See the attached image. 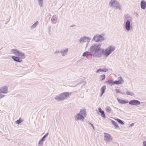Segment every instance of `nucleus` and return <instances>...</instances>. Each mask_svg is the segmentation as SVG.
<instances>
[{
	"label": "nucleus",
	"instance_id": "nucleus-29",
	"mask_svg": "<svg viewBox=\"0 0 146 146\" xmlns=\"http://www.w3.org/2000/svg\"><path fill=\"white\" fill-rule=\"evenodd\" d=\"M105 76L104 74L101 75L100 76V79L101 80H102L105 78Z\"/></svg>",
	"mask_w": 146,
	"mask_h": 146
},
{
	"label": "nucleus",
	"instance_id": "nucleus-15",
	"mask_svg": "<svg viewBox=\"0 0 146 146\" xmlns=\"http://www.w3.org/2000/svg\"><path fill=\"white\" fill-rule=\"evenodd\" d=\"M119 80L114 81V84H119L121 83L122 82H123V80L121 77L119 78Z\"/></svg>",
	"mask_w": 146,
	"mask_h": 146
},
{
	"label": "nucleus",
	"instance_id": "nucleus-35",
	"mask_svg": "<svg viewBox=\"0 0 146 146\" xmlns=\"http://www.w3.org/2000/svg\"><path fill=\"white\" fill-rule=\"evenodd\" d=\"M108 70V69L106 68H104L102 69V72H106Z\"/></svg>",
	"mask_w": 146,
	"mask_h": 146
},
{
	"label": "nucleus",
	"instance_id": "nucleus-6",
	"mask_svg": "<svg viewBox=\"0 0 146 146\" xmlns=\"http://www.w3.org/2000/svg\"><path fill=\"white\" fill-rule=\"evenodd\" d=\"M11 51L12 53L21 57V58L24 59L25 58V54L23 52L19 51L16 49H12L11 50Z\"/></svg>",
	"mask_w": 146,
	"mask_h": 146
},
{
	"label": "nucleus",
	"instance_id": "nucleus-30",
	"mask_svg": "<svg viewBox=\"0 0 146 146\" xmlns=\"http://www.w3.org/2000/svg\"><path fill=\"white\" fill-rule=\"evenodd\" d=\"M106 82H108V84H110L111 85H114V81H112L111 80H109Z\"/></svg>",
	"mask_w": 146,
	"mask_h": 146
},
{
	"label": "nucleus",
	"instance_id": "nucleus-14",
	"mask_svg": "<svg viewBox=\"0 0 146 146\" xmlns=\"http://www.w3.org/2000/svg\"><path fill=\"white\" fill-rule=\"evenodd\" d=\"M12 58L15 61L21 62H22V60L21 57L18 56H13L12 57Z\"/></svg>",
	"mask_w": 146,
	"mask_h": 146
},
{
	"label": "nucleus",
	"instance_id": "nucleus-19",
	"mask_svg": "<svg viewBox=\"0 0 146 146\" xmlns=\"http://www.w3.org/2000/svg\"><path fill=\"white\" fill-rule=\"evenodd\" d=\"M106 89V86L105 85L103 86L100 89V91L101 92V94L100 96H102L105 92V91Z\"/></svg>",
	"mask_w": 146,
	"mask_h": 146
},
{
	"label": "nucleus",
	"instance_id": "nucleus-42",
	"mask_svg": "<svg viewBox=\"0 0 146 146\" xmlns=\"http://www.w3.org/2000/svg\"><path fill=\"white\" fill-rule=\"evenodd\" d=\"M59 51H57L55 52V53H59Z\"/></svg>",
	"mask_w": 146,
	"mask_h": 146
},
{
	"label": "nucleus",
	"instance_id": "nucleus-38",
	"mask_svg": "<svg viewBox=\"0 0 146 146\" xmlns=\"http://www.w3.org/2000/svg\"><path fill=\"white\" fill-rule=\"evenodd\" d=\"M89 123V124L90 125H91L92 127H93V129L94 130V126L93 124L91 123Z\"/></svg>",
	"mask_w": 146,
	"mask_h": 146
},
{
	"label": "nucleus",
	"instance_id": "nucleus-25",
	"mask_svg": "<svg viewBox=\"0 0 146 146\" xmlns=\"http://www.w3.org/2000/svg\"><path fill=\"white\" fill-rule=\"evenodd\" d=\"M116 9L119 10H121V6L119 2L117 4V5L115 7Z\"/></svg>",
	"mask_w": 146,
	"mask_h": 146
},
{
	"label": "nucleus",
	"instance_id": "nucleus-18",
	"mask_svg": "<svg viewBox=\"0 0 146 146\" xmlns=\"http://www.w3.org/2000/svg\"><path fill=\"white\" fill-rule=\"evenodd\" d=\"M68 48H66L65 50H61L60 51L61 55L63 56H65L68 53Z\"/></svg>",
	"mask_w": 146,
	"mask_h": 146
},
{
	"label": "nucleus",
	"instance_id": "nucleus-40",
	"mask_svg": "<svg viewBox=\"0 0 146 146\" xmlns=\"http://www.w3.org/2000/svg\"><path fill=\"white\" fill-rule=\"evenodd\" d=\"M133 125H134L133 123H131V124H130V126L131 127V126H133Z\"/></svg>",
	"mask_w": 146,
	"mask_h": 146
},
{
	"label": "nucleus",
	"instance_id": "nucleus-8",
	"mask_svg": "<svg viewBox=\"0 0 146 146\" xmlns=\"http://www.w3.org/2000/svg\"><path fill=\"white\" fill-rule=\"evenodd\" d=\"M91 39L89 37H86V36H84L82 37L79 40V41L80 43L85 42L87 41V44L86 47L89 44Z\"/></svg>",
	"mask_w": 146,
	"mask_h": 146
},
{
	"label": "nucleus",
	"instance_id": "nucleus-2",
	"mask_svg": "<svg viewBox=\"0 0 146 146\" xmlns=\"http://www.w3.org/2000/svg\"><path fill=\"white\" fill-rule=\"evenodd\" d=\"M132 17L129 14H125L124 16L125 28L127 31H129L131 29L130 23L132 22Z\"/></svg>",
	"mask_w": 146,
	"mask_h": 146
},
{
	"label": "nucleus",
	"instance_id": "nucleus-17",
	"mask_svg": "<svg viewBox=\"0 0 146 146\" xmlns=\"http://www.w3.org/2000/svg\"><path fill=\"white\" fill-rule=\"evenodd\" d=\"M91 53L90 50L89 51H86L83 53L82 56L84 57H87L89 55L93 56V54Z\"/></svg>",
	"mask_w": 146,
	"mask_h": 146
},
{
	"label": "nucleus",
	"instance_id": "nucleus-34",
	"mask_svg": "<svg viewBox=\"0 0 146 146\" xmlns=\"http://www.w3.org/2000/svg\"><path fill=\"white\" fill-rule=\"evenodd\" d=\"M115 91L116 92V93H119L120 92V90L118 89H115Z\"/></svg>",
	"mask_w": 146,
	"mask_h": 146
},
{
	"label": "nucleus",
	"instance_id": "nucleus-39",
	"mask_svg": "<svg viewBox=\"0 0 146 146\" xmlns=\"http://www.w3.org/2000/svg\"><path fill=\"white\" fill-rule=\"evenodd\" d=\"M82 83H83V86H84L85 85V84H86V82H82Z\"/></svg>",
	"mask_w": 146,
	"mask_h": 146
},
{
	"label": "nucleus",
	"instance_id": "nucleus-16",
	"mask_svg": "<svg viewBox=\"0 0 146 146\" xmlns=\"http://www.w3.org/2000/svg\"><path fill=\"white\" fill-rule=\"evenodd\" d=\"M141 8L143 9H145L146 7V2L144 0L141 1L140 3Z\"/></svg>",
	"mask_w": 146,
	"mask_h": 146
},
{
	"label": "nucleus",
	"instance_id": "nucleus-9",
	"mask_svg": "<svg viewBox=\"0 0 146 146\" xmlns=\"http://www.w3.org/2000/svg\"><path fill=\"white\" fill-rule=\"evenodd\" d=\"M104 139L107 143H110L113 139L111 135L108 133H104Z\"/></svg>",
	"mask_w": 146,
	"mask_h": 146
},
{
	"label": "nucleus",
	"instance_id": "nucleus-3",
	"mask_svg": "<svg viewBox=\"0 0 146 146\" xmlns=\"http://www.w3.org/2000/svg\"><path fill=\"white\" fill-rule=\"evenodd\" d=\"M115 49V47L114 46H110L106 48L105 50L103 49L101 50L102 54L104 53V55L106 57L109 56Z\"/></svg>",
	"mask_w": 146,
	"mask_h": 146
},
{
	"label": "nucleus",
	"instance_id": "nucleus-31",
	"mask_svg": "<svg viewBox=\"0 0 146 146\" xmlns=\"http://www.w3.org/2000/svg\"><path fill=\"white\" fill-rule=\"evenodd\" d=\"M57 19L56 17H54V16L52 17V18L51 19V21H52V22L53 23V21H56Z\"/></svg>",
	"mask_w": 146,
	"mask_h": 146
},
{
	"label": "nucleus",
	"instance_id": "nucleus-28",
	"mask_svg": "<svg viewBox=\"0 0 146 146\" xmlns=\"http://www.w3.org/2000/svg\"><path fill=\"white\" fill-rule=\"evenodd\" d=\"M115 120L117 121L119 123L123 125L124 124L123 122L121 119H115Z\"/></svg>",
	"mask_w": 146,
	"mask_h": 146
},
{
	"label": "nucleus",
	"instance_id": "nucleus-1",
	"mask_svg": "<svg viewBox=\"0 0 146 146\" xmlns=\"http://www.w3.org/2000/svg\"><path fill=\"white\" fill-rule=\"evenodd\" d=\"M101 44L95 43L93 44L90 47V50L93 56L99 58L102 56V53L100 52L101 50Z\"/></svg>",
	"mask_w": 146,
	"mask_h": 146
},
{
	"label": "nucleus",
	"instance_id": "nucleus-21",
	"mask_svg": "<svg viewBox=\"0 0 146 146\" xmlns=\"http://www.w3.org/2000/svg\"><path fill=\"white\" fill-rule=\"evenodd\" d=\"M112 123L113 124L115 128L117 129H119V127L118 126L117 123L115 121L113 120H111Z\"/></svg>",
	"mask_w": 146,
	"mask_h": 146
},
{
	"label": "nucleus",
	"instance_id": "nucleus-23",
	"mask_svg": "<svg viewBox=\"0 0 146 146\" xmlns=\"http://www.w3.org/2000/svg\"><path fill=\"white\" fill-rule=\"evenodd\" d=\"M39 5L40 7H43V0H37Z\"/></svg>",
	"mask_w": 146,
	"mask_h": 146
},
{
	"label": "nucleus",
	"instance_id": "nucleus-32",
	"mask_svg": "<svg viewBox=\"0 0 146 146\" xmlns=\"http://www.w3.org/2000/svg\"><path fill=\"white\" fill-rule=\"evenodd\" d=\"M22 121L20 118L19 119L17 120L16 121V122L17 124H19L20 123H21L22 122Z\"/></svg>",
	"mask_w": 146,
	"mask_h": 146
},
{
	"label": "nucleus",
	"instance_id": "nucleus-24",
	"mask_svg": "<svg viewBox=\"0 0 146 146\" xmlns=\"http://www.w3.org/2000/svg\"><path fill=\"white\" fill-rule=\"evenodd\" d=\"M38 24V21H36L33 25L31 27V29L35 28L37 25Z\"/></svg>",
	"mask_w": 146,
	"mask_h": 146
},
{
	"label": "nucleus",
	"instance_id": "nucleus-41",
	"mask_svg": "<svg viewBox=\"0 0 146 146\" xmlns=\"http://www.w3.org/2000/svg\"><path fill=\"white\" fill-rule=\"evenodd\" d=\"M23 68L21 66H20V70H22V69L21 68Z\"/></svg>",
	"mask_w": 146,
	"mask_h": 146
},
{
	"label": "nucleus",
	"instance_id": "nucleus-7",
	"mask_svg": "<svg viewBox=\"0 0 146 146\" xmlns=\"http://www.w3.org/2000/svg\"><path fill=\"white\" fill-rule=\"evenodd\" d=\"M106 39L101 35H96L94 36L92 39V40L96 42H99L104 41Z\"/></svg>",
	"mask_w": 146,
	"mask_h": 146
},
{
	"label": "nucleus",
	"instance_id": "nucleus-13",
	"mask_svg": "<svg viewBox=\"0 0 146 146\" xmlns=\"http://www.w3.org/2000/svg\"><path fill=\"white\" fill-rule=\"evenodd\" d=\"M8 88L7 86H5L1 87L0 91L2 94H6L7 93Z\"/></svg>",
	"mask_w": 146,
	"mask_h": 146
},
{
	"label": "nucleus",
	"instance_id": "nucleus-36",
	"mask_svg": "<svg viewBox=\"0 0 146 146\" xmlns=\"http://www.w3.org/2000/svg\"><path fill=\"white\" fill-rule=\"evenodd\" d=\"M100 72H102V69L101 68H100L96 72V73H98Z\"/></svg>",
	"mask_w": 146,
	"mask_h": 146
},
{
	"label": "nucleus",
	"instance_id": "nucleus-10",
	"mask_svg": "<svg viewBox=\"0 0 146 146\" xmlns=\"http://www.w3.org/2000/svg\"><path fill=\"white\" fill-rule=\"evenodd\" d=\"M128 102L129 104L132 106H137L140 105L141 104L140 101L136 100H132Z\"/></svg>",
	"mask_w": 146,
	"mask_h": 146
},
{
	"label": "nucleus",
	"instance_id": "nucleus-4",
	"mask_svg": "<svg viewBox=\"0 0 146 146\" xmlns=\"http://www.w3.org/2000/svg\"><path fill=\"white\" fill-rule=\"evenodd\" d=\"M86 112L85 110L82 109L80 110L79 113L75 116L76 120H83L85 117L86 116Z\"/></svg>",
	"mask_w": 146,
	"mask_h": 146
},
{
	"label": "nucleus",
	"instance_id": "nucleus-5",
	"mask_svg": "<svg viewBox=\"0 0 146 146\" xmlns=\"http://www.w3.org/2000/svg\"><path fill=\"white\" fill-rule=\"evenodd\" d=\"M68 92L62 93L59 95H57L55 98L56 100L58 101L63 100L66 99L69 95Z\"/></svg>",
	"mask_w": 146,
	"mask_h": 146
},
{
	"label": "nucleus",
	"instance_id": "nucleus-26",
	"mask_svg": "<svg viewBox=\"0 0 146 146\" xmlns=\"http://www.w3.org/2000/svg\"><path fill=\"white\" fill-rule=\"evenodd\" d=\"M106 111L108 113H110L111 111V108L109 106H107L106 108Z\"/></svg>",
	"mask_w": 146,
	"mask_h": 146
},
{
	"label": "nucleus",
	"instance_id": "nucleus-33",
	"mask_svg": "<svg viewBox=\"0 0 146 146\" xmlns=\"http://www.w3.org/2000/svg\"><path fill=\"white\" fill-rule=\"evenodd\" d=\"M2 94V93L0 91V99L3 98L5 96V95H3Z\"/></svg>",
	"mask_w": 146,
	"mask_h": 146
},
{
	"label": "nucleus",
	"instance_id": "nucleus-22",
	"mask_svg": "<svg viewBox=\"0 0 146 146\" xmlns=\"http://www.w3.org/2000/svg\"><path fill=\"white\" fill-rule=\"evenodd\" d=\"M118 102L121 104H125L128 102V101H126L124 100L119 99L118 98L117 99Z\"/></svg>",
	"mask_w": 146,
	"mask_h": 146
},
{
	"label": "nucleus",
	"instance_id": "nucleus-12",
	"mask_svg": "<svg viewBox=\"0 0 146 146\" xmlns=\"http://www.w3.org/2000/svg\"><path fill=\"white\" fill-rule=\"evenodd\" d=\"M118 2L116 0H111L109 2V6L111 7L115 8Z\"/></svg>",
	"mask_w": 146,
	"mask_h": 146
},
{
	"label": "nucleus",
	"instance_id": "nucleus-20",
	"mask_svg": "<svg viewBox=\"0 0 146 146\" xmlns=\"http://www.w3.org/2000/svg\"><path fill=\"white\" fill-rule=\"evenodd\" d=\"M98 110L99 112L101 113V116L103 117H105V115L104 113V112L100 108H99Z\"/></svg>",
	"mask_w": 146,
	"mask_h": 146
},
{
	"label": "nucleus",
	"instance_id": "nucleus-27",
	"mask_svg": "<svg viewBox=\"0 0 146 146\" xmlns=\"http://www.w3.org/2000/svg\"><path fill=\"white\" fill-rule=\"evenodd\" d=\"M126 94L127 95H130L131 96H133L134 95V94L133 92H130L129 90H127V91Z\"/></svg>",
	"mask_w": 146,
	"mask_h": 146
},
{
	"label": "nucleus",
	"instance_id": "nucleus-44",
	"mask_svg": "<svg viewBox=\"0 0 146 146\" xmlns=\"http://www.w3.org/2000/svg\"><path fill=\"white\" fill-rule=\"evenodd\" d=\"M121 94H123V93H121Z\"/></svg>",
	"mask_w": 146,
	"mask_h": 146
},
{
	"label": "nucleus",
	"instance_id": "nucleus-11",
	"mask_svg": "<svg viewBox=\"0 0 146 146\" xmlns=\"http://www.w3.org/2000/svg\"><path fill=\"white\" fill-rule=\"evenodd\" d=\"M48 134V133L46 134L39 141L38 143V146H41L43 145L44 142L46 138L47 137Z\"/></svg>",
	"mask_w": 146,
	"mask_h": 146
},
{
	"label": "nucleus",
	"instance_id": "nucleus-43",
	"mask_svg": "<svg viewBox=\"0 0 146 146\" xmlns=\"http://www.w3.org/2000/svg\"><path fill=\"white\" fill-rule=\"evenodd\" d=\"M74 26H75L74 25H72L70 26V27H73Z\"/></svg>",
	"mask_w": 146,
	"mask_h": 146
},
{
	"label": "nucleus",
	"instance_id": "nucleus-37",
	"mask_svg": "<svg viewBox=\"0 0 146 146\" xmlns=\"http://www.w3.org/2000/svg\"><path fill=\"white\" fill-rule=\"evenodd\" d=\"M143 146H146V141H143Z\"/></svg>",
	"mask_w": 146,
	"mask_h": 146
}]
</instances>
